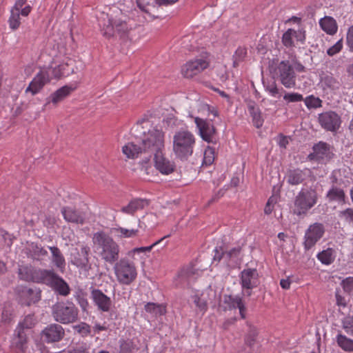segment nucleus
I'll use <instances>...</instances> for the list:
<instances>
[{"mask_svg": "<svg viewBox=\"0 0 353 353\" xmlns=\"http://www.w3.org/2000/svg\"><path fill=\"white\" fill-rule=\"evenodd\" d=\"M197 274V272L195 269L193 268H188L182 270L179 275V278L183 285L185 284L189 285L191 281L196 279L194 276V274Z\"/></svg>", "mask_w": 353, "mask_h": 353, "instance_id": "f704fd0d", "label": "nucleus"}, {"mask_svg": "<svg viewBox=\"0 0 353 353\" xmlns=\"http://www.w3.org/2000/svg\"><path fill=\"white\" fill-rule=\"evenodd\" d=\"M247 54V50L243 48H239L234 54L233 55V66L237 67L240 62H241Z\"/></svg>", "mask_w": 353, "mask_h": 353, "instance_id": "37998d69", "label": "nucleus"}, {"mask_svg": "<svg viewBox=\"0 0 353 353\" xmlns=\"http://www.w3.org/2000/svg\"><path fill=\"white\" fill-rule=\"evenodd\" d=\"M61 213L65 220L68 222H71L77 224L84 223V214L82 212L71 207H63L61 209Z\"/></svg>", "mask_w": 353, "mask_h": 353, "instance_id": "5701e85b", "label": "nucleus"}, {"mask_svg": "<svg viewBox=\"0 0 353 353\" xmlns=\"http://www.w3.org/2000/svg\"><path fill=\"white\" fill-rule=\"evenodd\" d=\"M156 168L162 174H168L174 171V165L163 154V150L153 154Z\"/></svg>", "mask_w": 353, "mask_h": 353, "instance_id": "412c9836", "label": "nucleus"}, {"mask_svg": "<svg viewBox=\"0 0 353 353\" xmlns=\"http://www.w3.org/2000/svg\"><path fill=\"white\" fill-rule=\"evenodd\" d=\"M193 299L194 303H195L196 306L198 307L199 311L201 312L202 313H204L208 309V304L206 300L197 295L194 296Z\"/></svg>", "mask_w": 353, "mask_h": 353, "instance_id": "09e8293b", "label": "nucleus"}, {"mask_svg": "<svg viewBox=\"0 0 353 353\" xmlns=\"http://www.w3.org/2000/svg\"><path fill=\"white\" fill-rule=\"evenodd\" d=\"M150 125V121H143L137 124V130L139 134L143 135L141 141L143 150L150 157L152 154L164 149V132L156 128L146 132Z\"/></svg>", "mask_w": 353, "mask_h": 353, "instance_id": "f257e3e1", "label": "nucleus"}, {"mask_svg": "<svg viewBox=\"0 0 353 353\" xmlns=\"http://www.w3.org/2000/svg\"><path fill=\"white\" fill-rule=\"evenodd\" d=\"M241 251V248L240 246H236L230 249L225 248V245L217 246L214 249L215 254L214 259L220 261L223 258L225 259H235L239 256Z\"/></svg>", "mask_w": 353, "mask_h": 353, "instance_id": "aec40b11", "label": "nucleus"}, {"mask_svg": "<svg viewBox=\"0 0 353 353\" xmlns=\"http://www.w3.org/2000/svg\"><path fill=\"white\" fill-rule=\"evenodd\" d=\"M325 83L332 90H336L339 88V83L332 77H326L325 78Z\"/></svg>", "mask_w": 353, "mask_h": 353, "instance_id": "13d9d810", "label": "nucleus"}, {"mask_svg": "<svg viewBox=\"0 0 353 353\" xmlns=\"http://www.w3.org/2000/svg\"><path fill=\"white\" fill-rule=\"evenodd\" d=\"M318 259L324 264H330L334 261L333 250L328 248L317 255Z\"/></svg>", "mask_w": 353, "mask_h": 353, "instance_id": "4c0bfd02", "label": "nucleus"}, {"mask_svg": "<svg viewBox=\"0 0 353 353\" xmlns=\"http://www.w3.org/2000/svg\"><path fill=\"white\" fill-rule=\"evenodd\" d=\"M138 229H126L123 228H112L111 234L118 238H130L134 237L138 234Z\"/></svg>", "mask_w": 353, "mask_h": 353, "instance_id": "473e14b6", "label": "nucleus"}, {"mask_svg": "<svg viewBox=\"0 0 353 353\" xmlns=\"http://www.w3.org/2000/svg\"><path fill=\"white\" fill-rule=\"evenodd\" d=\"M305 172L300 169L290 170L285 175L287 182L292 185H298L305 179Z\"/></svg>", "mask_w": 353, "mask_h": 353, "instance_id": "bb28decb", "label": "nucleus"}, {"mask_svg": "<svg viewBox=\"0 0 353 353\" xmlns=\"http://www.w3.org/2000/svg\"><path fill=\"white\" fill-rule=\"evenodd\" d=\"M297 31L293 29H288L283 35L282 41L286 47H290L293 44L292 37H298Z\"/></svg>", "mask_w": 353, "mask_h": 353, "instance_id": "a19ab883", "label": "nucleus"}, {"mask_svg": "<svg viewBox=\"0 0 353 353\" xmlns=\"http://www.w3.org/2000/svg\"><path fill=\"white\" fill-rule=\"evenodd\" d=\"M338 345L345 352H353V340L346 336L339 334L336 336Z\"/></svg>", "mask_w": 353, "mask_h": 353, "instance_id": "72a5a7b5", "label": "nucleus"}, {"mask_svg": "<svg viewBox=\"0 0 353 353\" xmlns=\"http://www.w3.org/2000/svg\"><path fill=\"white\" fill-rule=\"evenodd\" d=\"M342 327L345 331L353 336V316H347L342 320Z\"/></svg>", "mask_w": 353, "mask_h": 353, "instance_id": "49530a36", "label": "nucleus"}, {"mask_svg": "<svg viewBox=\"0 0 353 353\" xmlns=\"http://www.w3.org/2000/svg\"><path fill=\"white\" fill-rule=\"evenodd\" d=\"M41 334L48 343L58 342L63 338L65 331L61 325L52 323L47 326Z\"/></svg>", "mask_w": 353, "mask_h": 353, "instance_id": "2eb2a0df", "label": "nucleus"}, {"mask_svg": "<svg viewBox=\"0 0 353 353\" xmlns=\"http://www.w3.org/2000/svg\"><path fill=\"white\" fill-rule=\"evenodd\" d=\"M339 216L344 219L346 222L353 223V209L347 208L345 210L340 212Z\"/></svg>", "mask_w": 353, "mask_h": 353, "instance_id": "864d4df0", "label": "nucleus"}, {"mask_svg": "<svg viewBox=\"0 0 353 353\" xmlns=\"http://www.w3.org/2000/svg\"><path fill=\"white\" fill-rule=\"evenodd\" d=\"M95 252L106 262L112 263L119 259V248L117 244H97Z\"/></svg>", "mask_w": 353, "mask_h": 353, "instance_id": "9b49d317", "label": "nucleus"}, {"mask_svg": "<svg viewBox=\"0 0 353 353\" xmlns=\"http://www.w3.org/2000/svg\"><path fill=\"white\" fill-rule=\"evenodd\" d=\"M26 1L27 0H17L12 10L20 12V8L26 6Z\"/></svg>", "mask_w": 353, "mask_h": 353, "instance_id": "338daca9", "label": "nucleus"}, {"mask_svg": "<svg viewBox=\"0 0 353 353\" xmlns=\"http://www.w3.org/2000/svg\"><path fill=\"white\" fill-rule=\"evenodd\" d=\"M194 145L195 137L188 130H180L173 136L172 151L181 161H187L192 155Z\"/></svg>", "mask_w": 353, "mask_h": 353, "instance_id": "f03ea898", "label": "nucleus"}, {"mask_svg": "<svg viewBox=\"0 0 353 353\" xmlns=\"http://www.w3.org/2000/svg\"><path fill=\"white\" fill-rule=\"evenodd\" d=\"M209 66L208 61L197 59L187 62L182 68V74L186 78H192L199 74Z\"/></svg>", "mask_w": 353, "mask_h": 353, "instance_id": "ddd939ff", "label": "nucleus"}, {"mask_svg": "<svg viewBox=\"0 0 353 353\" xmlns=\"http://www.w3.org/2000/svg\"><path fill=\"white\" fill-rule=\"evenodd\" d=\"M117 32L121 36L125 34L128 31V26L126 22L121 19L112 20L108 19V24H104L102 32L106 37H110L114 35V32Z\"/></svg>", "mask_w": 353, "mask_h": 353, "instance_id": "4468645a", "label": "nucleus"}, {"mask_svg": "<svg viewBox=\"0 0 353 353\" xmlns=\"http://www.w3.org/2000/svg\"><path fill=\"white\" fill-rule=\"evenodd\" d=\"M342 46H343L342 39H340L334 46L330 47L327 50V54L330 55V56L334 55L335 54H336V53H338L339 52L341 51V50L342 49Z\"/></svg>", "mask_w": 353, "mask_h": 353, "instance_id": "6e6d98bb", "label": "nucleus"}, {"mask_svg": "<svg viewBox=\"0 0 353 353\" xmlns=\"http://www.w3.org/2000/svg\"><path fill=\"white\" fill-rule=\"evenodd\" d=\"M318 121L324 130L330 132H336L341 123L340 116L334 111H326L319 114Z\"/></svg>", "mask_w": 353, "mask_h": 353, "instance_id": "6e6552de", "label": "nucleus"}, {"mask_svg": "<svg viewBox=\"0 0 353 353\" xmlns=\"http://www.w3.org/2000/svg\"><path fill=\"white\" fill-rule=\"evenodd\" d=\"M51 313L54 321L61 324L73 323L79 318V310L70 301L56 303L52 306Z\"/></svg>", "mask_w": 353, "mask_h": 353, "instance_id": "7ed1b4c3", "label": "nucleus"}, {"mask_svg": "<svg viewBox=\"0 0 353 353\" xmlns=\"http://www.w3.org/2000/svg\"><path fill=\"white\" fill-rule=\"evenodd\" d=\"M275 74L285 88H291L295 86V72L288 61H282L279 63L275 68Z\"/></svg>", "mask_w": 353, "mask_h": 353, "instance_id": "0eeeda50", "label": "nucleus"}, {"mask_svg": "<svg viewBox=\"0 0 353 353\" xmlns=\"http://www.w3.org/2000/svg\"><path fill=\"white\" fill-rule=\"evenodd\" d=\"M34 324L35 321L33 316L28 315L24 318L22 322L19 323L17 329L21 330L22 332H25V330H29L32 328Z\"/></svg>", "mask_w": 353, "mask_h": 353, "instance_id": "79ce46f5", "label": "nucleus"}, {"mask_svg": "<svg viewBox=\"0 0 353 353\" xmlns=\"http://www.w3.org/2000/svg\"><path fill=\"white\" fill-rule=\"evenodd\" d=\"M224 303L227 305L225 309L232 310L239 308L242 319L245 318V307L242 299L239 296H226L224 298Z\"/></svg>", "mask_w": 353, "mask_h": 353, "instance_id": "393cba45", "label": "nucleus"}, {"mask_svg": "<svg viewBox=\"0 0 353 353\" xmlns=\"http://www.w3.org/2000/svg\"><path fill=\"white\" fill-rule=\"evenodd\" d=\"M46 270H36L31 265H19V276L26 281L41 283Z\"/></svg>", "mask_w": 353, "mask_h": 353, "instance_id": "f8f14e48", "label": "nucleus"}, {"mask_svg": "<svg viewBox=\"0 0 353 353\" xmlns=\"http://www.w3.org/2000/svg\"><path fill=\"white\" fill-rule=\"evenodd\" d=\"M19 12L11 10V15L9 19L10 26L12 29L15 30L20 25Z\"/></svg>", "mask_w": 353, "mask_h": 353, "instance_id": "de8ad7c7", "label": "nucleus"}, {"mask_svg": "<svg viewBox=\"0 0 353 353\" xmlns=\"http://www.w3.org/2000/svg\"><path fill=\"white\" fill-rule=\"evenodd\" d=\"M248 110L252 117V121L254 126L259 128L262 126L263 120L261 115V110L255 104L254 102L250 101L248 105Z\"/></svg>", "mask_w": 353, "mask_h": 353, "instance_id": "7c9ffc66", "label": "nucleus"}, {"mask_svg": "<svg viewBox=\"0 0 353 353\" xmlns=\"http://www.w3.org/2000/svg\"><path fill=\"white\" fill-rule=\"evenodd\" d=\"M93 240L94 243H109V236L103 232H99L94 234Z\"/></svg>", "mask_w": 353, "mask_h": 353, "instance_id": "5fc2aeb1", "label": "nucleus"}, {"mask_svg": "<svg viewBox=\"0 0 353 353\" xmlns=\"http://www.w3.org/2000/svg\"><path fill=\"white\" fill-rule=\"evenodd\" d=\"M145 310L154 315H162L165 313V307L161 305H157L154 303H148L145 305Z\"/></svg>", "mask_w": 353, "mask_h": 353, "instance_id": "ea45409f", "label": "nucleus"}, {"mask_svg": "<svg viewBox=\"0 0 353 353\" xmlns=\"http://www.w3.org/2000/svg\"><path fill=\"white\" fill-rule=\"evenodd\" d=\"M256 336H257V332L255 330H251L250 334L248 335V336L246 338V343L249 346L253 345Z\"/></svg>", "mask_w": 353, "mask_h": 353, "instance_id": "052dcab7", "label": "nucleus"}, {"mask_svg": "<svg viewBox=\"0 0 353 353\" xmlns=\"http://www.w3.org/2000/svg\"><path fill=\"white\" fill-rule=\"evenodd\" d=\"M52 254V261L56 266L60 269H63L65 266V259L63 257L60 250L54 246L49 247Z\"/></svg>", "mask_w": 353, "mask_h": 353, "instance_id": "c9c22d12", "label": "nucleus"}, {"mask_svg": "<svg viewBox=\"0 0 353 353\" xmlns=\"http://www.w3.org/2000/svg\"><path fill=\"white\" fill-rule=\"evenodd\" d=\"M305 105L308 108H316L321 107L322 101L313 95H310L304 100Z\"/></svg>", "mask_w": 353, "mask_h": 353, "instance_id": "c03bdc74", "label": "nucleus"}, {"mask_svg": "<svg viewBox=\"0 0 353 353\" xmlns=\"http://www.w3.org/2000/svg\"><path fill=\"white\" fill-rule=\"evenodd\" d=\"M283 99L286 101L288 103L291 102H299L303 100V95L299 93L290 92L286 93L283 96Z\"/></svg>", "mask_w": 353, "mask_h": 353, "instance_id": "8fccbe9b", "label": "nucleus"}, {"mask_svg": "<svg viewBox=\"0 0 353 353\" xmlns=\"http://www.w3.org/2000/svg\"><path fill=\"white\" fill-rule=\"evenodd\" d=\"M347 43L350 50L353 51V25L348 30L347 34Z\"/></svg>", "mask_w": 353, "mask_h": 353, "instance_id": "680f3d73", "label": "nucleus"}, {"mask_svg": "<svg viewBox=\"0 0 353 353\" xmlns=\"http://www.w3.org/2000/svg\"><path fill=\"white\" fill-rule=\"evenodd\" d=\"M114 269L117 279L121 284H130L135 280L137 275L134 264L125 259L117 262Z\"/></svg>", "mask_w": 353, "mask_h": 353, "instance_id": "20e7f679", "label": "nucleus"}, {"mask_svg": "<svg viewBox=\"0 0 353 353\" xmlns=\"http://www.w3.org/2000/svg\"><path fill=\"white\" fill-rule=\"evenodd\" d=\"M336 305L339 306H342L343 307H345L347 306V302L343 296H342L337 290L336 292Z\"/></svg>", "mask_w": 353, "mask_h": 353, "instance_id": "0e129e2a", "label": "nucleus"}, {"mask_svg": "<svg viewBox=\"0 0 353 353\" xmlns=\"http://www.w3.org/2000/svg\"><path fill=\"white\" fill-rule=\"evenodd\" d=\"M317 194L313 190L301 191L294 201L295 212L301 215L305 214L316 203Z\"/></svg>", "mask_w": 353, "mask_h": 353, "instance_id": "39448f33", "label": "nucleus"}, {"mask_svg": "<svg viewBox=\"0 0 353 353\" xmlns=\"http://www.w3.org/2000/svg\"><path fill=\"white\" fill-rule=\"evenodd\" d=\"M77 69L74 67V61L68 59L65 62L54 67L51 70L52 75L55 79H59L63 77H68L71 74L76 73Z\"/></svg>", "mask_w": 353, "mask_h": 353, "instance_id": "a211bd4d", "label": "nucleus"}, {"mask_svg": "<svg viewBox=\"0 0 353 353\" xmlns=\"http://www.w3.org/2000/svg\"><path fill=\"white\" fill-rule=\"evenodd\" d=\"M213 150L208 148L204 153L203 163L205 165H210L214 161Z\"/></svg>", "mask_w": 353, "mask_h": 353, "instance_id": "4d7b16f0", "label": "nucleus"}, {"mask_svg": "<svg viewBox=\"0 0 353 353\" xmlns=\"http://www.w3.org/2000/svg\"><path fill=\"white\" fill-rule=\"evenodd\" d=\"M88 249L87 247L82 248V256L74 257L73 263L81 268H85L88 263Z\"/></svg>", "mask_w": 353, "mask_h": 353, "instance_id": "e433bc0d", "label": "nucleus"}, {"mask_svg": "<svg viewBox=\"0 0 353 353\" xmlns=\"http://www.w3.org/2000/svg\"><path fill=\"white\" fill-rule=\"evenodd\" d=\"M314 152L310 154L309 157L311 159H323L330 157V146L324 142H319L313 147Z\"/></svg>", "mask_w": 353, "mask_h": 353, "instance_id": "cd10ccee", "label": "nucleus"}, {"mask_svg": "<svg viewBox=\"0 0 353 353\" xmlns=\"http://www.w3.org/2000/svg\"><path fill=\"white\" fill-rule=\"evenodd\" d=\"M148 205V201L143 199H134L130 203L121 208V211L123 213L133 215L137 211L143 210Z\"/></svg>", "mask_w": 353, "mask_h": 353, "instance_id": "b1692460", "label": "nucleus"}, {"mask_svg": "<svg viewBox=\"0 0 353 353\" xmlns=\"http://www.w3.org/2000/svg\"><path fill=\"white\" fill-rule=\"evenodd\" d=\"M323 234V225L321 223H315L309 227L305 233V237L310 243H316L320 240Z\"/></svg>", "mask_w": 353, "mask_h": 353, "instance_id": "a878e982", "label": "nucleus"}, {"mask_svg": "<svg viewBox=\"0 0 353 353\" xmlns=\"http://www.w3.org/2000/svg\"><path fill=\"white\" fill-rule=\"evenodd\" d=\"M32 249V256L34 259H39L41 256H44L47 254V251L41 247V244H31Z\"/></svg>", "mask_w": 353, "mask_h": 353, "instance_id": "a18cd8bd", "label": "nucleus"}, {"mask_svg": "<svg viewBox=\"0 0 353 353\" xmlns=\"http://www.w3.org/2000/svg\"><path fill=\"white\" fill-rule=\"evenodd\" d=\"M74 329L82 336H87L90 333V326L85 323H81L75 325Z\"/></svg>", "mask_w": 353, "mask_h": 353, "instance_id": "3c124183", "label": "nucleus"}, {"mask_svg": "<svg viewBox=\"0 0 353 353\" xmlns=\"http://www.w3.org/2000/svg\"><path fill=\"white\" fill-rule=\"evenodd\" d=\"M321 28L329 34H334L337 31L336 21L331 17H325L319 21Z\"/></svg>", "mask_w": 353, "mask_h": 353, "instance_id": "2f4dec72", "label": "nucleus"}, {"mask_svg": "<svg viewBox=\"0 0 353 353\" xmlns=\"http://www.w3.org/2000/svg\"><path fill=\"white\" fill-rule=\"evenodd\" d=\"M50 81V74L47 71H40L30 83L25 92L32 95L37 94Z\"/></svg>", "mask_w": 353, "mask_h": 353, "instance_id": "dca6fc26", "label": "nucleus"}, {"mask_svg": "<svg viewBox=\"0 0 353 353\" xmlns=\"http://www.w3.org/2000/svg\"><path fill=\"white\" fill-rule=\"evenodd\" d=\"M341 285L345 292L348 294L353 292V277L350 276L343 279L341 282Z\"/></svg>", "mask_w": 353, "mask_h": 353, "instance_id": "603ef678", "label": "nucleus"}, {"mask_svg": "<svg viewBox=\"0 0 353 353\" xmlns=\"http://www.w3.org/2000/svg\"><path fill=\"white\" fill-rule=\"evenodd\" d=\"M50 286L58 294L66 296L70 292L68 284L59 276L52 270H47L44 272L42 282Z\"/></svg>", "mask_w": 353, "mask_h": 353, "instance_id": "423d86ee", "label": "nucleus"}, {"mask_svg": "<svg viewBox=\"0 0 353 353\" xmlns=\"http://www.w3.org/2000/svg\"><path fill=\"white\" fill-rule=\"evenodd\" d=\"M123 153L129 159H135L143 153H145V150H143V146L141 143L140 145L134 144V143H128L122 148Z\"/></svg>", "mask_w": 353, "mask_h": 353, "instance_id": "c85d7f7f", "label": "nucleus"}, {"mask_svg": "<svg viewBox=\"0 0 353 353\" xmlns=\"http://www.w3.org/2000/svg\"><path fill=\"white\" fill-rule=\"evenodd\" d=\"M17 294L19 302L22 305H30L37 303L41 299V291L39 289L30 288L25 286H19L15 290Z\"/></svg>", "mask_w": 353, "mask_h": 353, "instance_id": "1a4fd4ad", "label": "nucleus"}, {"mask_svg": "<svg viewBox=\"0 0 353 353\" xmlns=\"http://www.w3.org/2000/svg\"><path fill=\"white\" fill-rule=\"evenodd\" d=\"M265 90L269 92L270 94L272 96H275L279 93V89L276 87V85L274 81L268 85H265Z\"/></svg>", "mask_w": 353, "mask_h": 353, "instance_id": "bf43d9fd", "label": "nucleus"}, {"mask_svg": "<svg viewBox=\"0 0 353 353\" xmlns=\"http://www.w3.org/2000/svg\"><path fill=\"white\" fill-rule=\"evenodd\" d=\"M259 283V274L256 269L248 268L241 272V284L242 288L245 290V294L250 296L251 290L256 288Z\"/></svg>", "mask_w": 353, "mask_h": 353, "instance_id": "9d476101", "label": "nucleus"}, {"mask_svg": "<svg viewBox=\"0 0 353 353\" xmlns=\"http://www.w3.org/2000/svg\"><path fill=\"white\" fill-rule=\"evenodd\" d=\"M17 335L13 339V344L19 350H23L27 342L26 334L25 332H22L21 330L17 329Z\"/></svg>", "mask_w": 353, "mask_h": 353, "instance_id": "58836bf2", "label": "nucleus"}, {"mask_svg": "<svg viewBox=\"0 0 353 353\" xmlns=\"http://www.w3.org/2000/svg\"><path fill=\"white\" fill-rule=\"evenodd\" d=\"M194 121L201 138L207 142H212L216 133L214 126L211 123L199 117H195Z\"/></svg>", "mask_w": 353, "mask_h": 353, "instance_id": "f3484780", "label": "nucleus"}, {"mask_svg": "<svg viewBox=\"0 0 353 353\" xmlns=\"http://www.w3.org/2000/svg\"><path fill=\"white\" fill-rule=\"evenodd\" d=\"M77 88V84H71L70 85H64L57 91L50 94L47 99L46 105L52 103L54 105H57L59 102L63 101L66 97L70 94Z\"/></svg>", "mask_w": 353, "mask_h": 353, "instance_id": "6ab92c4d", "label": "nucleus"}, {"mask_svg": "<svg viewBox=\"0 0 353 353\" xmlns=\"http://www.w3.org/2000/svg\"><path fill=\"white\" fill-rule=\"evenodd\" d=\"M68 353H89V351L86 347L80 346L70 350Z\"/></svg>", "mask_w": 353, "mask_h": 353, "instance_id": "774afa93", "label": "nucleus"}, {"mask_svg": "<svg viewBox=\"0 0 353 353\" xmlns=\"http://www.w3.org/2000/svg\"><path fill=\"white\" fill-rule=\"evenodd\" d=\"M91 296L99 310L103 312L110 311L112 305L110 298L106 296L100 290H92L91 291Z\"/></svg>", "mask_w": 353, "mask_h": 353, "instance_id": "4be33fe9", "label": "nucleus"}, {"mask_svg": "<svg viewBox=\"0 0 353 353\" xmlns=\"http://www.w3.org/2000/svg\"><path fill=\"white\" fill-rule=\"evenodd\" d=\"M228 188H222L219 190L213 196L212 198L208 201V204H210L213 203L214 201H216L218 199L221 198L224 195Z\"/></svg>", "mask_w": 353, "mask_h": 353, "instance_id": "69168bd1", "label": "nucleus"}, {"mask_svg": "<svg viewBox=\"0 0 353 353\" xmlns=\"http://www.w3.org/2000/svg\"><path fill=\"white\" fill-rule=\"evenodd\" d=\"M329 201H335L339 203H345V194L343 189L336 186H332L326 195Z\"/></svg>", "mask_w": 353, "mask_h": 353, "instance_id": "c756f323", "label": "nucleus"}, {"mask_svg": "<svg viewBox=\"0 0 353 353\" xmlns=\"http://www.w3.org/2000/svg\"><path fill=\"white\" fill-rule=\"evenodd\" d=\"M14 239L13 235L8 233L7 232L0 230V241H12Z\"/></svg>", "mask_w": 353, "mask_h": 353, "instance_id": "e2e57ef3", "label": "nucleus"}]
</instances>
